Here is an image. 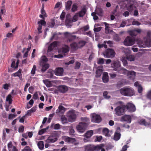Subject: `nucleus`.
<instances>
[{"instance_id": "28", "label": "nucleus", "mask_w": 151, "mask_h": 151, "mask_svg": "<svg viewBox=\"0 0 151 151\" xmlns=\"http://www.w3.org/2000/svg\"><path fill=\"white\" fill-rule=\"evenodd\" d=\"M93 134V131H88L85 134V137L87 138H90Z\"/></svg>"}, {"instance_id": "58", "label": "nucleus", "mask_w": 151, "mask_h": 151, "mask_svg": "<svg viewBox=\"0 0 151 151\" xmlns=\"http://www.w3.org/2000/svg\"><path fill=\"white\" fill-rule=\"evenodd\" d=\"M122 61L124 66H125L127 65L128 63L126 60L124 58L122 59Z\"/></svg>"}, {"instance_id": "51", "label": "nucleus", "mask_w": 151, "mask_h": 151, "mask_svg": "<svg viewBox=\"0 0 151 151\" xmlns=\"http://www.w3.org/2000/svg\"><path fill=\"white\" fill-rule=\"evenodd\" d=\"M81 120L83 122H85L84 123H87L88 124V123L89 122V119L86 118V117H84V118H81Z\"/></svg>"}, {"instance_id": "36", "label": "nucleus", "mask_w": 151, "mask_h": 151, "mask_svg": "<svg viewBox=\"0 0 151 151\" xmlns=\"http://www.w3.org/2000/svg\"><path fill=\"white\" fill-rule=\"evenodd\" d=\"M129 32L130 35L132 37L136 36L137 35V33H136L134 29L130 30Z\"/></svg>"}, {"instance_id": "59", "label": "nucleus", "mask_w": 151, "mask_h": 151, "mask_svg": "<svg viewBox=\"0 0 151 151\" xmlns=\"http://www.w3.org/2000/svg\"><path fill=\"white\" fill-rule=\"evenodd\" d=\"M46 132V129H42L40 130L38 132L39 135H41Z\"/></svg>"}, {"instance_id": "35", "label": "nucleus", "mask_w": 151, "mask_h": 151, "mask_svg": "<svg viewBox=\"0 0 151 151\" xmlns=\"http://www.w3.org/2000/svg\"><path fill=\"white\" fill-rule=\"evenodd\" d=\"M48 61V59L45 56L42 57L40 61V64L46 63Z\"/></svg>"}, {"instance_id": "61", "label": "nucleus", "mask_w": 151, "mask_h": 151, "mask_svg": "<svg viewBox=\"0 0 151 151\" xmlns=\"http://www.w3.org/2000/svg\"><path fill=\"white\" fill-rule=\"evenodd\" d=\"M19 132L20 133L23 132L24 130V127L23 126H21L19 128Z\"/></svg>"}, {"instance_id": "24", "label": "nucleus", "mask_w": 151, "mask_h": 151, "mask_svg": "<svg viewBox=\"0 0 151 151\" xmlns=\"http://www.w3.org/2000/svg\"><path fill=\"white\" fill-rule=\"evenodd\" d=\"M58 112L61 114H63L66 110V109L61 105H59L58 107Z\"/></svg>"}, {"instance_id": "22", "label": "nucleus", "mask_w": 151, "mask_h": 151, "mask_svg": "<svg viewBox=\"0 0 151 151\" xmlns=\"http://www.w3.org/2000/svg\"><path fill=\"white\" fill-rule=\"evenodd\" d=\"M86 9L85 7L83 8L81 10L78 12L79 16L80 17H83L86 14Z\"/></svg>"}, {"instance_id": "6", "label": "nucleus", "mask_w": 151, "mask_h": 151, "mask_svg": "<svg viewBox=\"0 0 151 151\" xmlns=\"http://www.w3.org/2000/svg\"><path fill=\"white\" fill-rule=\"evenodd\" d=\"M103 55L106 58H113L115 55L114 50L111 49H108L104 52Z\"/></svg>"}, {"instance_id": "64", "label": "nucleus", "mask_w": 151, "mask_h": 151, "mask_svg": "<svg viewBox=\"0 0 151 151\" xmlns=\"http://www.w3.org/2000/svg\"><path fill=\"white\" fill-rule=\"evenodd\" d=\"M128 147H127V145H125L123 147L122 150L120 151H126Z\"/></svg>"}, {"instance_id": "2", "label": "nucleus", "mask_w": 151, "mask_h": 151, "mask_svg": "<svg viewBox=\"0 0 151 151\" xmlns=\"http://www.w3.org/2000/svg\"><path fill=\"white\" fill-rule=\"evenodd\" d=\"M147 37L144 38V41L142 40H138L137 42V44L139 47H151V39L150 37L151 36V32H147Z\"/></svg>"}, {"instance_id": "11", "label": "nucleus", "mask_w": 151, "mask_h": 151, "mask_svg": "<svg viewBox=\"0 0 151 151\" xmlns=\"http://www.w3.org/2000/svg\"><path fill=\"white\" fill-rule=\"evenodd\" d=\"M125 109H127L129 111L133 112L135 111L136 110L135 106L132 103H128L126 105H125Z\"/></svg>"}, {"instance_id": "63", "label": "nucleus", "mask_w": 151, "mask_h": 151, "mask_svg": "<svg viewBox=\"0 0 151 151\" xmlns=\"http://www.w3.org/2000/svg\"><path fill=\"white\" fill-rule=\"evenodd\" d=\"M138 91L139 93H141L142 92V88L140 85H139L138 86Z\"/></svg>"}, {"instance_id": "34", "label": "nucleus", "mask_w": 151, "mask_h": 151, "mask_svg": "<svg viewBox=\"0 0 151 151\" xmlns=\"http://www.w3.org/2000/svg\"><path fill=\"white\" fill-rule=\"evenodd\" d=\"M22 71V70L21 69H19L16 72L12 74V76H14L15 77H19L20 76V75H22V74L21 73V72Z\"/></svg>"}, {"instance_id": "48", "label": "nucleus", "mask_w": 151, "mask_h": 151, "mask_svg": "<svg viewBox=\"0 0 151 151\" xmlns=\"http://www.w3.org/2000/svg\"><path fill=\"white\" fill-rule=\"evenodd\" d=\"M102 139V136H97L96 137V139H95V142H100Z\"/></svg>"}, {"instance_id": "17", "label": "nucleus", "mask_w": 151, "mask_h": 151, "mask_svg": "<svg viewBox=\"0 0 151 151\" xmlns=\"http://www.w3.org/2000/svg\"><path fill=\"white\" fill-rule=\"evenodd\" d=\"M63 73V69L62 68H57L55 71V74L57 76H62Z\"/></svg>"}, {"instance_id": "32", "label": "nucleus", "mask_w": 151, "mask_h": 151, "mask_svg": "<svg viewBox=\"0 0 151 151\" xmlns=\"http://www.w3.org/2000/svg\"><path fill=\"white\" fill-rule=\"evenodd\" d=\"M43 82L46 86L48 87H50L52 86V84L51 82L48 80H46L43 81Z\"/></svg>"}, {"instance_id": "45", "label": "nucleus", "mask_w": 151, "mask_h": 151, "mask_svg": "<svg viewBox=\"0 0 151 151\" xmlns=\"http://www.w3.org/2000/svg\"><path fill=\"white\" fill-rule=\"evenodd\" d=\"M36 70V66L35 65H34L31 71V74H32V76H33L35 74Z\"/></svg>"}, {"instance_id": "18", "label": "nucleus", "mask_w": 151, "mask_h": 151, "mask_svg": "<svg viewBox=\"0 0 151 151\" xmlns=\"http://www.w3.org/2000/svg\"><path fill=\"white\" fill-rule=\"evenodd\" d=\"M58 45V42L57 41H54L51 43L49 46L48 47L47 52H50L52 51L54 48L57 47Z\"/></svg>"}, {"instance_id": "42", "label": "nucleus", "mask_w": 151, "mask_h": 151, "mask_svg": "<svg viewBox=\"0 0 151 151\" xmlns=\"http://www.w3.org/2000/svg\"><path fill=\"white\" fill-rule=\"evenodd\" d=\"M104 59L102 58H99L98 59L97 63L98 64H103L104 63Z\"/></svg>"}, {"instance_id": "41", "label": "nucleus", "mask_w": 151, "mask_h": 151, "mask_svg": "<svg viewBox=\"0 0 151 151\" xmlns=\"http://www.w3.org/2000/svg\"><path fill=\"white\" fill-rule=\"evenodd\" d=\"M134 8H135V7L133 4H130L127 7V10L129 11H131L133 10Z\"/></svg>"}, {"instance_id": "40", "label": "nucleus", "mask_w": 151, "mask_h": 151, "mask_svg": "<svg viewBox=\"0 0 151 151\" xmlns=\"http://www.w3.org/2000/svg\"><path fill=\"white\" fill-rule=\"evenodd\" d=\"M36 110V108L35 107H32L30 110H29L27 111V114H29L30 115L31 114L35 112Z\"/></svg>"}, {"instance_id": "54", "label": "nucleus", "mask_w": 151, "mask_h": 151, "mask_svg": "<svg viewBox=\"0 0 151 151\" xmlns=\"http://www.w3.org/2000/svg\"><path fill=\"white\" fill-rule=\"evenodd\" d=\"M15 59H14L12 60V62L11 65V67L12 68H16V64H15Z\"/></svg>"}, {"instance_id": "21", "label": "nucleus", "mask_w": 151, "mask_h": 151, "mask_svg": "<svg viewBox=\"0 0 151 151\" xmlns=\"http://www.w3.org/2000/svg\"><path fill=\"white\" fill-rule=\"evenodd\" d=\"M102 80L104 83H106L109 81V76L107 73H105L103 74Z\"/></svg>"}, {"instance_id": "57", "label": "nucleus", "mask_w": 151, "mask_h": 151, "mask_svg": "<svg viewBox=\"0 0 151 151\" xmlns=\"http://www.w3.org/2000/svg\"><path fill=\"white\" fill-rule=\"evenodd\" d=\"M34 103V101L32 99H31L30 100V101L29 102V104L31 105L30 106H28V105H27V108L28 109L30 107H31L33 105Z\"/></svg>"}, {"instance_id": "5", "label": "nucleus", "mask_w": 151, "mask_h": 151, "mask_svg": "<svg viewBox=\"0 0 151 151\" xmlns=\"http://www.w3.org/2000/svg\"><path fill=\"white\" fill-rule=\"evenodd\" d=\"M125 110V105H121L119 106L114 109L115 114L118 116H121L124 114Z\"/></svg>"}, {"instance_id": "3", "label": "nucleus", "mask_w": 151, "mask_h": 151, "mask_svg": "<svg viewBox=\"0 0 151 151\" xmlns=\"http://www.w3.org/2000/svg\"><path fill=\"white\" fill-rule=\"evenodd\" d=\"M104 145L101 144L96 145H89L84 146V151H99L101 150V151H105L103 147Z\"/></svg>"}, {"instance_id": "12", "label": "nucleus", "mask_w": 151, "mask_h": 151, "mask_svg": "<svg viewBox=\"0 0 151 151\" xmlns=\"http://www.w3.org/2000/svg\"><path fill=\"white\" fill-rule=\"evenodd\" d=\"M58 140V138L53 136H50L47 139L45 140V142L47 143H52L56 142Z\"/></svg>"}, {"instance_id": "31", "label": "nucleus", "mask_w": 151, "mask_h": 151, "mask_svg": "<svg viewBox=\"0 0 151 151\" xmlns=\"http://www.w3.org/2000/svg\"><path fill=\"white\" fill-rule=\"evenodd\" d=\"M86 43V42L83 40H81L77 43L78 44V47L81 48L84 46Z\"/></svg>"}, {"instance_id": "43", "label": "nucleus", "mask_w": 151, "mask_h": 151, "mask_svg": "<svg viewBox=\"0 0 151 151\" xmlns=\"http://www.w3.org/2000/svg\"><path fill=\"white\" fill-rule=\"evenodd\" d=\"M78 6L76 4H73L72 6V7L71 9V11L72 12H74L77 10Z\"/></svg>"}, {"instance_id": "10", "label": "nucleus", "mask_w": 151, "mask_h": 151, "mask_svg": "<svg viewBox=\"0 0 151 151\" xmlns=\"http://www.w3.org/2000/svg\"><path fill=\"white\" fill-rule=\"evenodd\" d=\"M91 121L93 122L99 123L101 121V118L99 115L93 114H92Z\"/></svg>"}, {"instance_id": "16", "label": "nucleus", "mask_w": 151, "mask_h": 151, "mask_svg": "<svg viewBox=\"0 0 151 151\" xmlns=\"http://www.w3.org/2000/svg\"><path fill=\"white\" fill-rule=\"evenodd\" d=\"M57 88L60 92L63 93H65L68 90V87L65 85L59 86Z\"/></svg>"}, {"instance_id": "4", "label": "nucleus", "mask_w": 151, "mask_h": 151, "mask_svg": "<svg viewBox=\"0 0 151 151\" xmlns=\"http://www.w3.org/2000/svg\"><path fill=\"white\" fill-rule=\"evenodd\" d=\"M121 93L124 96H131L134 94V90L131 88H123L120 90Z\"/></svg>"}, {"instance_id": "52", "label": "nucleus", "mask_w": 151, "mask_h": 151, "mask_svg": "<svg viewBox=\"0 0 151 151\" xmlns=\"http://www.w3.org/2000/svg\"><path fill=\"white\" fill-rule=\"evenodd\" d=\"M97 14L99 16H101L103 14V11L101 9H99L97 10Z\"/></svg>"}, {"instance_id": "8", "label": "nucleus", "mask_w": 151, "mask_h": 151, "mask_svg": "<svg viewBox=\"0 0 151 151\" xmlns=\"http://www.w3.org/2000/svg\"><path fill=\"white\" fill-rule=\"evenodd\" d=\"M88 124L86 123L81 122L79 123L78 125L76 127L77 130L81 133L84 132L86 130Z\"/></svg>"}, {"instance_id": "33", "label": "nucleus", "mask_w": 151, "mask_h": 151, "mask_svg": "<svg viewBox=\"0 0 151 151\" xmlns=\"http://www.w3.org/2000/svg\"><path fill=\"white\" fill-rule=\"evenodd\" d=\"M12 96L10 94L8 95L6 97V101L9 102V104H11L12 102Z\"/></svg>"}, {"instance_id": "46", "label": "nucleus", "mask_w": 151, "mask_h": 151, "mask_svg": "<svg viewBox=\"0 0 151 151\" xmlns=\"http://www.w3.org/2000/svg\"><path fill=\"white\" fill-rule=\"evenodd\" d=\"M66 13L64 12H63L60 15V18L62 20H64Z\"/></svg>"}, {"instance_id": "1", "label": "nucleus", "mask_w": 151, "mask_h": 151, "mask_svg": "<svg viewBox=\"0 0 151 151\" xmlns=\"http://www.w3.org/2000/svg\"><path fill=\"white\" fill-rule=\"evenodd\" d=\"M111 67L113 69L119 73L127 75L128 77L134 80L136 76L135 73L134 71H129L121 67L120 62L118 60L113 61L111 63Z\"/></svg>"}, {"instance_id": "23", "label": "nucleus", "mask_w": 151, "mask_h": 151, "mask_svg": "<svg viewBox=\"0 0 151 151\" xmlns=\"http://www.w3.org/2000/svg\"><path fill=\"white\" fill-rule=\"evenodd\" d=\"M40 64L42 65V68L41 70V71L43 72L45 71L48 68L49 66V64H48L45 63Z\"/></svg>"}, {"instance_id": "19", "label": "nucleus", "mask_w": 151, "mask_h": 151, "mask_svg": "<svg viewBox=\"0 0 151 151\" xmlns=\"http://www.w3.org/2000/svg\"><path fill=\"white\" fill-rule=\"evenodd\" d=\"M102 66H99L97 68L96 72V77H99L101 76L103 71Z\"/></svg>"}, {"instance_id": "55", "label": "nucleus", "mask_w": 151, "mask_h": 151, "mask_svg": "<svg viewBox=\"0 0 151 151\" xmlns=\"http://www.w3.org/2000/svg\"><path fill=\"white\" fill-rule=\"evenodd\" d=\"M4 6H3L2 7V9L1 10V12H0V19L2 21V19L1 16L3 14V11L4 9Z\"/></svg>"}, {"instance_id": "15", "label": "nucleus", "mask_w": 151, "mask_h": 151, "mask_svg": "<svg viewBox=\"0 0 151 151\" xmlns=\"http://www.w3.org/2000/svg\"><path fill=\"white\" fill-rule=\"evenodd\" d=\"M139 124L141 125H143L145 126L151 127V120H150L149 122L146 121L144 119H142L139 122Z\"/></svg>"}, {"instance_id": "30", "label": "nucleus", "mask_w": 151, "mask_h": 151, "mask_svg": "<svg viewBox=\"0 0 151 151\" xmlns=\"http://www.w3.org/2000/svg\"><path fill=\"white\" fill-rule=\"evenodd\" d=\"M121 135L120 133L115 132L114 136V140L116 141L119 140L120 138Z\"/></svg>"}, {"instance_id": "62", "label": "nucleus", "mask_w": 151, "mask_h": 151, "mask_svg": "<svg viewBox=\"0 0 151 151\" xmlns=\"http://www.w3.org/2000/svg\"><path fill=\"white\" fill-rule=\"evenodd\" d=\"M55 24V22L54 21H52L51 22L49 23V27H53Z\"/></svg>"}, {"instance_id": "44", "label": "nucleus", "mask_w": 151, "mask_h": 151, "mask_svg": "<svg viewBox=\"0 0 151 151\" xmlns=\"http://www.w3.org/2000/svg\"><path fill=\"white\" fill-rule=\"evenodd\" d=\"M38 23L39 25H40L43 26H45L46 24V22L45 20H41L39 21L38 22Z\"/></svg>"}, {"instance_id": "27", "label": "nucleus", "mask_w": 151, "mask_h": 151, "mask_svg": "<svg viewBox=\"0 0 151 151\" xmlns=\"http://www.w3.org/2000/svg\"><path fill=\"white\" fill-rule=\"evenodd\" d=\"M37 146L40 150H42L44 149V144L43 141H40L37 143Z\"/></svg>"}, {"instance_id": "56", "label": "nucleus", "mask_w": 151, "mask_h": 151, "mask_svg": "<svg viewBox=\"0 0 151 151\" xmlns=\"http://www.w3.org/2000/svg\"><path fill=\"white\" fill-rule=\"evenodd\" d=\"M60 128V125L59 124H56L54 125V129H59Z\"/></svg>"}, {"instance_id": "20", "label": "nucleus", "mask_w": 151, "mask_h": 151, "mask_svg": "<svg viewBox=\"0 0 151 151\" xmlns=\"http://www.w3.org/2000/svg\"><path fill=\"white\" fill-rule=\"evenodd\" d=\"M64 139L65 142L70 143H73L76 141L75 138H70L68 137H65Z\"/></svg>"}, {"instance_id": "53", "label": "nucleus", "mask_w": 151, "mask_h": 151, "mask_svg": "<svg viewBox=\"0 0 151 151\" xmlns=\"http://www.w3.org/2000/svg\"><path fill=\"white\" fill-rule=\"evenodd\" d=\"M89 29V27L88 25L85 26L81 28V29H83L84 31H86L88 30Z\"/></svg>"}, {"instance_id": "37", "label": "nucleus", "mask_w": 151, "mask_h": 151, "mask_svg": "<svg viewBox=\"0 0 151 151\" xmlns=\"http://www.w3.org/2000/svg\"><path fill=\"white\" fill-rule=\"evenodd\" d=\"M126 59L129 61H132L134 60L135 58L134 56L130 55L127 56Z\"/></svg>"}, {"instance_id": "7", "label": "nucleus", "mask_w": 151, "mask_h": 151, "mask_svg": "<svg viewBox=\"0 0 151 151\" xmlns=\"http://www.w3.org/2000/svg\"><path fill=\"white\" fill-rule=\"evenodd\" d=\"M67 117L69 122H73L75 121L76 118V115L74 110H72L68 111L67 113Z\"/></svg>"}, {"instance_id": "49", "label": "nucleus", "mask_w": 151, "mask_h": 151, "mask_svg": "<svg viewBox=\"0 0 151 151\" xmlns=\"http://www.w3.org/2000/svg\"><path fill=\"white\" fill-rule=\"evenodd\" d=\"M17 116V114H10L9 115L8 119H12L15 118Z\"/></svg>"}, {"instance_id": "26", "label": "nucleus", "mask_w": 151, "mask_h": 151, "mask_svg": "<svg viewBox=\"0 0 151 151\" xmlns=\"http://www.w3.org/2000/svg\"><path fill=\"white\" fill-rule=\"evenodd\" d=\"M72 4V1L70 0L68 1L65 5V9L67 10H69Z\"/></svg>"}, {"instance_id": "38", "label": "nucleus", "mask_w": 151, "mask_h": 151, "mask_svg": "<svg viewBox=\"0 0 151 151\" xmlns=\"http://www.w3.org/2000/svg\"><path fill=\"white\" fill-rule=\"evenodd\" d=\"M61 122L63 124H64L67 123V118L65 116H62L61 118Z\"/></svg>"}, {"instance_id": "9", "label": "nucleus", "mask_w": 151, "mask_h": 151, "mask_svg": "<svg viewBox=\"0 0 151 151\" xmlns=\"http://www.w3.org/2000/svg\"><path fill=\"white\" fill-rule=\"evenodd\" d=\"M135 41V40L134 38L127 36L124 40V43L125 45L131 46L134 43Z\"/></svg>"}, {"instance_id": "47", "label": "nucleus", "mask_w": 151, "mask_h": 151, "mask_svg": "<svg viewBox=\"0 0 151 151\" xmlns=\"http://www.w3.org/2000/svg\"><path fill=\"white\" fill-rule=\"evenodd\" d=\"M104 24L105 26V29L106 32H109V29L110 27L107 26V25H109V24H107L106 22H105L104 23Z\"/></svg>"}, {"instance_id": "50", "label": "nucleus", "mask_w": 151, "mask_h": 151, "mask_svg": "<svg viewBox=\"0 0 151 151\" xmlns=\"http://www.w3.org/2000/svg\"><path fill=\"white\" fill-rule=\"evenodd\" d=\"M22 151H32V150L29 146H26Z\"/></svg>"}, {"instance_id": "25", "label": "nucleus", "mask_w": 151, "mask_h": 151, "mask_svg": "<svg viewBox=\"0 0 151 151\" xmlns=\"http://www.w3.org/2000/svg\"><path fill=\"white\" fill-rule=\"evenodd\" d=\"M70 46L72 49L74 50H76L79 48L78 43L75 42L71 43Z\"/></svg>"}, {"instance_id": "13", "label": "nucleus", "mask_w": 151, "mask_h": 151, "mask_svg": "<svg viewBox=\"0 0 151 151\" xmlns=\"http://www.w3.org/2000/svg\"><path fill=\"white\" fill-rule=\"evenodd\" d=\"M65 37L68 39V41L69 42H72L73 39H75L76 36L75 35H73L67 32L64 33Z\"/></svg>"}, {"instance_id": "29", "label": "nucleus", "mask_w": 151, "mask_h": 151, "mask_svg": "<svg viewBox=\"0 0 151 151\" xmlns=\"http://www.w3.org/2000/svg\"><path fill=\"white\" fill-rule=\"evenodd\" d=\"M103 134L106 136L109 137L110 135L109 134V130L107 128L104 129L103 130Z\"/></svg>"}, {"instance_id": "39", "label": "nucleus", "mask_w": 151, "mask_h": 151, "mask_svg": "<svg viewBox=\"0 0 151 151\" xmlns=\"http://www.w3.org/2000/svg\"><path fill=\"white\" fill-rule=\"evenodd\" d=\"M108 92L107 91H105L104 92L103 94V96L104 98L106 99H109L111 96H110L108 95Z\"/></svg>"}, {"instance_id": "14", "label": "nucleus", "mask_w": 151, "mask_h": 151, "mask_svg": "<svg viewBox=\"0 0 151 151\" xmlns=\"http://www.w3.org/2000/svg\"><path fill=\"white\" fill-rule=\"evenodd\" d=\"M121 119V121L122 122H126L129 123H130L132 121V118L131 116L128 115H125L122 116Z\"/></svg>"}, {"instance_id": "60", "label": "nucleus", "mask_w": 151, "mask_h": 151, "mask_svg": "<svg viewBox=\"0 0 151 151\" xmlns=\"http://www.w3.org/2000/svg\"><path fill=\"white\" fill-rule=\"evenodd\" d=\"M141 24V23L137 21H133L132 22V25H139Z\"/></svg>"}]
</instances>
